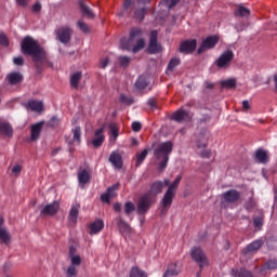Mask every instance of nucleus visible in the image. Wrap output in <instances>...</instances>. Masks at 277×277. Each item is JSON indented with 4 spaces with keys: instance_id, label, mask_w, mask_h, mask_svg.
<instances>
[{
    "instance_id": "1",
    "label": "nucleus",
    "mask_w": 277,
    "mask_h": 277,
    "mask_svg": "<svg viewBox=\"0 0 277 277\" xmlns=\"http://www.w3.org/2000/svg\"><path fill=\"white\" fill-rule=\"evenodd\" d=\"M22 53L26 56H31L32 62L35 63L36 72H42V63L47 61L45 50L30 36L24 37L21 42Z\"/></svg>"
},
{
    "instance_id": "2",
    "label": "nucleus",
    "mask_w": 277,
    "mask_h": 277,
    "mask_svg": "<svg viewBox=\"0 0 277 277\" xmlns=\"http://www.w3.org/2000/svg\"><path fill=\"white\" fill-rule=\"evenodd\" d=\"M172 150L173 143L171 141L162 142L154 149V155L158 161V170L160 172L166 170Z\"/></svg>"
},
{
    "instance_id": "3",
    "label": "nucleus",
    "mask_w": 277,
    "mask_h": 277,
    "mask_svg": "<svg viewBox=\"0 0 277 277\" xmlns=\"http://www.w3.org/2000/svg\"><path fill=\"white\" fill-rule=\"evenodd\" d=\"M182 181V175H177L172 184H170L168 190L164 193L163 198L160 201L161 205V214L167 213V211L172 206V202L176 196V190Z\"/></svg>"
},
{
    "instance_id": "4",
    "label": "nucleus",
    "mask_w": 277,
    "mask_h": 277,
    "mask_svg": "<svg viewBox=\"0 0 277 277\" xmlns=\"http://www.w3.org/2000/svg\"><path fill=\"white\" fill-rule=\"evenodd\" d=\"M153 203H154V199L150 193H145V195H142V197H140L137 202V214L145 215L149 211Z\"/></svg>"
},
{
    "instance_id": "5",
    "label": "nucleus",
    "mask_w": 277,
    "mask_h": 277,
    "mask_svg": "<svg viewBox=\"0 0 277 277\" xmlns=\"http://www.w3.org/2000/svg\"><path fill=\"white\" fill-rule=\"evenodd\" d=\"M56 39L64 45L68 44L71 39L72 29L69 26H63L55 30Z\"/></svg>"
},
{
    "instance_id": "6",
    "label": "nucleus",
    "mask_w": 277,
    "mask_h": 277,
    "mask_svg": "<svg viewBox=\"0 0 277 277\" xmlns=\"http://www.w3.org/2000/svg\"><path fill=\"white\" fill-rule=\"evenodd\" d=\"M192 259L199 264V267L201 269L209 265V262L205 252L199 247H195L192 250Z\"/></svg>"
},
{
    "instance_id": "7",
    "label": "nucleus",
    "mask_w": 277,
    "mask_h": 277,
    "mask_svg": "<svg viewBox=\"0 0 277 277\" xmlns=\"http://www.w3.org/2000/svg\"><path fill=\"white\" fill-rule=\"evenodd\" d=\"M234 60V52L232 50H227L221 54V56L216 60L215 65L219 69L227 68V66Z\"/></svg>"
},
{
    "instance_id": "8",
    "label": "nucleus",
    "mask_w": 277,
    "mask_h": 277,
    "mask_svg": "<svg viewBox=\"0 0 277 277\" xmlns=\"http://www.w3.org/2000/svg\"><path fill=\"white\" fill-rule=\"evenodd\" d=\"M147 51L149 54H157L162 51L161 44L158 43V31L157 30H153L150 32V39H149V44H148Z\"/></svg>"
},
{
    "instance_id": "9",
    "label": "nucleus",
    "mask_w": 277,
    "mask_h": 277,
    "mask_svg": "<svg viewBox=\"0 0 277 277\" xmlns=\"http://www.w3.org/2000/svg\"><path fill=\"white\" fill-rule=\"evenodd\" d=\"M241 194L239 190H236L235 188H232L230 190H226V193H223L222 199L223 202L227 205H235L240 199Z\"/></svg>"
},
{
    "instance_id": "10",
    "label": "nucleus",
    "mask_w": 277,
    "mask_h": 277,
    "mask_svg": "<svg viewBox=\"0 0 277 277\" xmlns=\"http://www.w3.org/2000/svg\"><path fill=\"white\" fill-rule=\"evenodd\" d=\"M217 42H219V37L217 36H209V37H207L202 41V44L199 47L198 54L200 55L203 52H206L207 50H212L213 48H215Z\"/></svg>"
},
{
    "instance_id": "11",
    "label": "nucleus",
    "mask_w": 277,
    "mask_h": 277,
    "mask_svg": "<svg viewBox=\"0 0 277 277\" xmlns=\"http://www.w3.org/2000/svg\"><path fill=\"white\" fill-rule=\"evenodd\" d=\"M60 211V201H53L42 208L40 214L43 216H54Z\"/></svg>"
},
{
    "instance_id": "12",
    "label": "nucleus",
    "mask_w": 277,
    "mask_h": 277,
    "mask_svg": "<svg viewBox=\"0 0 277 277\" xmlns=\"http://www.w3.org/2000/svg\"><path fill=\"white\" fill-rule=\"evenodd\" d=\"M197 48V40H185L180 45V52L183 54H192Z\"/></svg>"
},
{
    "instance_id": "13",
    "label": "nucleus",
    "mask_w": 277,
    "mask_h": 277,
    "mask_svg": "<svg viewBox=\"0 0 277 277\" xmlns=\"http://www.w3.org/2000/svg\"><path fill=\"white\" fill-rule=\"evenodd\" d=\"M108 161L113 164V167L117 170H121L123 167L122 156L118 150H113L108 158Z\"/></svg>"
},
{
    "instance_id": "14",
    "label": "nucleus",
    "mask_w": 277,
    "mask_h": 277,
    "mask_svg": "<svg viewBox=\"0 0 277 277\" xmlns=\"http://www.w3.org/2000/svg\"><path fill=\"white\" fill-rule=\"evenodd\" d=\"M171 119L175 122L182 123L190 119L188 110L177 109L172 114Z\"/></svg>"
},
{
    "instance_id": "15",
    "label": "nucleus",
    "mask_w": 277,
    "mask_h": 277,
    "mask_svg": "<svg viewBox=\"0 0 277 277\" xmlns=\"http://www.w3.org/2000/svg\"><path fill=\"white\" fill-rule=\"evenodd\" d=\"M94 136L95 137L92 140V145L94 148H100L105 141L104 127L96 129L94 132Z\"/></svg>"
},
{
    "instance_id": "16",
    "label": "nucleus",
    "mask_w": 277,
    "mask_h": 277,
    "mask_svg": "<svg viewBox=\"0 0 277 277\" xmlns=\"http://www.w3.org/2000/svg\"><path fill=\"white\" fill-rule=\"evenodd\" d=\"M78 5L83 17H87L88 19L95 18V14L93 13V10L84 2V0H79Z\"/></svg>"
},
{
    "instance_id": "17",
    "label": "nucleus",
    "mask_w": 277,
    "mask_h": 277,
    "mask_svg": "<svg viewBox=\"0 0 277 277\" xmlns=\"http://www.w3.org/2000/svg\"><path fill=\"white\" fill-rule=\"evenodd\" d=\"M43 124H44V121H39V122H36V123L31 124L30 140L32 142L38 141V138H39V136L41 134Z\"/></svg>"
},
{
    "instance_id": "18",
    "label": "nucleus",
    "mask_w": 277,
    "mask_h": 277,
    "mask_svg": "<svg viewBox=\"0 0 277 277\" xmlns=\"http://www.w3.org/2000/svg\"><path fill=\"white\" fill-rule=\"evenodd\" d=\"M119 186H120L119 182H117V184H114L113 186H109L107 188V193H104L103 195H101V200L103 202L109 203L110 199L115 197V192L119 189Z\"/></svg>"
},
{
    "instance_id": "19",
    "label": "nucleus",
    "mask_w": 277,
    "mask_h": 277,
    "mask_svg": "<svg viewBox=\"0 0 277 277\" xmlns=\"http://www.w3.org/2000/svg\"><path fill=\"white\" fill-rule=\"evenodd\" d=\"M104 228V222L102 219H95L90 225V235H97Z\"/></svg>"
},
{
    "instance_id": "20",
    "label": "nucleus",
    "mask_w": 277,
    "mask_h": 277,
    "mask_svg": "<svg viewBox=\"0 0 277 277\" xmlns=\"http://www.w3.org/2000/svg\"><path fill=\"white\" fill-rule=\"evenodd\" d=\"M12 236L6 227H0V243L9 246L11 243Z\"/></svg>"
},
{
    "instance_id": "21",
    "label": "nucleus",
    "mask_w": 277,
    "mask_h": 277,
    "mask_svg": "<svg viewBox=\"0 0 277 277\" xmlns=\"http://www.w3.org/2000/svg\"><path fill=\"white\" fill-rule=\"evenodd\" d=\"M147 14V8H134L133 9V18L142 23Z\"/></svg>"
},
{
    "instance_id": "22",
    "label": "nucleus",
    "mask_w": 277,
    "mask_h": 277,
    "mask_svg": "<svg viewBox=\"0 0 277 277\" xmlns=\"http://www.w3.org/2000/svg\"><path fill=\"white\" fill-rule=\"evenodd\" d=\"M79 210H80V203L76 201V203H72L70 210H69V215L68 219L70 222L76 223L78 215H79Z\"/></svg>"
},
{
    "instance_id": "23",
    "label": "nucleus",
    "mask_w": 277,
    "mask_h": 277,
    "mask_svg": "<svg viewBox=\"0 0 277 277\" xmlns=\"http://www.w3.org/2000/svg\"><path fill=\"white\" fill-rule=\"evenodd\" d=\"M8 80L10 85L19 84L23 80V75L17 71L11 72L8 75Z\"/></svg>"
},
{
    "instance_id": "24",
    "label": "nucleus",
    "mask_w": 277,
    "mask_h": 277,
    "mask_svg": "<svg viewBox=\"0 0 277 277\" xmlns=\"http://www.w3.org/2000/svg\"><path fill=\"white\" fill-rule=\"evenodd\" d=\"M263 246V240H254L252 243H250L246 249L245 253H254L258 252L261 247Z\"/></svg>"
},
{
    "instance_id": "25",
    "label": "nucleus",
    "mask_w": 277,
    "mask_h": 277,
    "mask_svg": "<svg viewBox=\"0 0 277 277\" xmlns=\"http://www.w3.org/2000/svg\"><path fill=\"white\" fill-rule=\"evenodd\" d=\"M91 180L90 173H88L87 169H82L78 173V181L81 186L87 185Z\"/></svg>"
},
{
    "instance_id": "26",
    "label": "nucleus",
    "mask_w": 277,
    "mask_h": 277,
    "mask_svg": "<svg viewBox=\"0 0 277 277\" xmlns=\"http://www.w3.org/2000/svg\"><path fill=\"white\" fill-rule=\"evenodd\" d=\"M117 224H118V227H119V230L121 234H130L131 233V227H130L129 223H126V221H123V219H121V216H118Z\"/></svg>"
},
{
    "instance_id": "27",
    "label": "nucleus",
    "mask_w": 277,
    "mask_h": 277,
    "mask_svg": "<svg viewBox=\"0 0 277 277\" xmlns=\"http://www.w3.org/2000/svg\"><path fill=\"white\" fill-rule=\"evenodd\" d=\"M255 157H256V160L262 164H266L269 161L267 151L264 149H258Z\"/></svg>"
},
{
    "instance_id": "28",
    "label": "nucleus",
    "mask_w": 277,
    "mask_h": 277,
    "mask_svg": "<svg viewBox=\"0 0 277 277\" xmlns=\"http://www.w3.org/2000/svg\"><path fill=\"white\" fill-rule=\"evenodd\" d=\"M163 187H164L163 182L161 181L154 182L150 186V194L157 196L162 193Z\"/></svg>"
},
{
    "instance_id": "29",
    "label": "nucleus",
    "mask_w": 277,
    "mask_h": 277,
    "mask_svg": "<svg viewBox=\"0 0 277 277\" xmlns=\"http://www.w3.org/2000/svg\"><path fill=\"white\" fill-rule=\"evenodd\" d=\"M82 79V72L81 71H76L71 75L70 77V85L71 88H74L75 90L78 89L79 87V82Z\"/></svg>"
},
{
    "instance_id": "30",
    "label": "nucleus",
    "mask_w": 277,
    "mask_h": 277,
    "mask_svg": "<svg viewBox=\"0 0 277 277\" xmlns=\"http://www.w3.org/2000/svg\"><path fill=\"white\" fill-rule=\"evenodd\" d=\"M28 108L31 111L41 113L43 110V104L40 101L31 100L28 102Z\"/></svg>"
},
{
    "instance_id": "31",
    "label": "nucleus",
    "mask_w": 277,
    "mask_h": 277,
    "mask_svg": "<svg viewBox=\"0 0 277 277\" xmlns=\"http://www.w3.org/2000/svg\"><path fill=\"white\" fill-rule=\"evenodd\" d=\"M250 14H251V11L242 4H239L238 10L235 11L236 17H248L250 16Z\"/></svg>"
},
{
    "instance_id": "32",
    "label": "nucleus",
    "mask_w": 277,
    "mask_h": 277,
    "mask_svg": "<svg viewBox=\"0 0 277 277\" xmlns=\"http://www.w3.org/2000/svg\"><path fill=\"white\" fill-rule=\"evenodd\" d=\"M181 272L180 267H177L176 264H170L168 266L167 272L164 273L163 277H171V276H176Z\"/></svg>"
},
{
    "instance_id": "33",
    "label": "nucleus",
    "mask_w": 277,
    "mask_h": 277,
    "mask_svg": "<svg viewBox=\"0 0 277 277\" xmlns=\"http://www.w3.org/2000/svg\"><path fill=\"white\" fill-rule=\"evenodd\" d=\"M120 47L124 51H131L134 48V40L129 37V39H121Z\"/></svg>"
},
{
    "instance_id": "34",
    "label": "nucleus",
    "mask_w": 277,
    "mask_h": 277,
    "mask_svg": "<svg viewBox=\"0 0 277 277\" xmlns=\"http://www.w3.org/2000/svg\"><path fill=\"white\" fill-rule=\"evenodd\" d=\"M148 87V82L145 76H140L136 80L135 88L138 91H143Z\"/></svg>"
},
{
    "instance_id": "35",
    "label": "nucleus",
    "mask_w": 277,
    "mask_h": 277,
    "mask_svg": "<svg viewBox=\"0 0 277 277\" xmlns=\"http://www.w3.org/2000/svg\"><path fill=\"white\" fill-rule=\"evenodd\" d=\"M233 276L234 277H254L252 272L247 271L246 268L234 269Z\"/></svg>"
},
{
    "instance_id": "36",
    "label": "nucleus",
    "mask_w": 277,
    "mask_h": 277,
    "mask_svg": "<svg viewBox=\"0 0 277 277\" xmlns=\"http://www.w3.org/2000/svg\"><path fill=\"white\" fill-rule=\"evenodd\" d=\"M237 80L235 78L226 79L221 82L223 89H236Z\"/></svg>"
},
{
    "instance_id": "37",
    "label": "nucleus",
    "mask_w": 277,
    "mask_h": 277,
    "mask_svg": "<svg viewBox=\"0 0 277 277\" xmlns=\"http://www.w3.org/2000/svg\"><path fill=\"white\" fill-rule=\"evenodd\" d=\"M148 155L147 148L143 149L142 153L136 154V168H140Z\"/></svg>"
},
{
    "instance_id": "38",
    "label": "nucleus",
    "mask_w": 277,
    "mask_h": 277,
    "mask_svg": "<svg viewBox=\"0 0 277 277\" xmlns=\"http://www.w3.org/2000/svg\"><path fill=\"white\" fill-rule=\"evenodd\" d=\"M208 142V134L201 133L199 135V138L197 140V147L198 148H206Z\"/></svg>"
},
{
    "instance_id": "39",
    "label": "nucleus",
    "mask_w": 277,
    "mask_h": 277,
    "mask_svg": "<svg viewBox=\"0 0 277 277\" xmlns=\"http://www.w3.org/2000/svg\"><path fill=\"white\" fill-rule=\"evenodd\" d=\"M130 277H147V274L144 271H141L137 266H134L130 272Z\"/></svg>"
},
{
    "instance_id": "40",
    "label": "nucleus",
    "mask_w": 277,
    "mask_h": 277,
    "mask_svg": "<svg viewBox=\"0 0 277 277\" xmlns=\"http://www.w3.org/2000/svg\"><path fill=\"white\" fill-rule=\"evenodd\" d=\"M72 134H74L72 141L80 144L81 143V128L79 126H77L72 129Z\"/></svg>"
},
{
    "instance_id": "41",
    "label": "nucleus",
    "mask_w": 277,
    "mask_h": 277,
    "mask_svg": "<svg viewBox=\"0 0 277 277\" xmlns=\"http://www.w3.org/2000/svg\"><path fill=\"white\" fill-rule=\"evenodd\" d=\"M181 64V60L177 57L171 58V61L168 64L167 70L173 71L179 65Z\"/></svg>"
},
{
    "instance_id": "42",
    "label": "nucleus",
    "mask_w": 277,
    "mask_h": 277,
    "mask_svg": "<svg viewBox=\"0 0 277 277\" xmlns=\"http://www.w3.org/2000/svg\"><path fill=\"white\" fill-rule=\"evenodd\" d=\"M145 47V40L143 38H140L137 41H136V44L133 45L132 48V52L134 54H136L137 52H140L141 50H143Z\"/></svg>"
},
{
    "instance_id": "43",
    "label": "nucleus",
    "mask_w": 277,
    "mask_h": 277,
    "mask_svg": "<svg viewBox=\"0 0 277 277\" xmlns=\"http://www.w3.org/2000/svg\"><path fill=\"white\" fill-rule=\"evenodd\" d=\"M77 26L80 29L81 32L83 34H90V27L88 26L87 23H84L83 19H78Z\"/></svg>"
},
{
    "instance_id": "44",
    "label": "nucleus",
    "mask_w": 277,
    "mask_h": 277,
    "mask_svg": "<svg viewBox=\"0 0 277 277\" xmlns=\"http://www.w3.org/2000/svg\"><path fill=\"white\" fill-rule=\"evenodd\" d=\"M119 102L121 104L130 106L133 104L134 101H133L132 96H127L126 94H120Z\"/></svg>"
},
{
    "instance_id": "45",
    "label": "nucleus",
    "mask_w": 277,
    "mask_h": 277,
    "mask_svg": "<svg viewBox=\"0 0 277 277\" xmlns=\"http://www.w3.org/2000/svg\"><path fill=\"white\" fill-rule=\"evenodd\" d=\"M135 211V206L132 201H126L124 203V212L127 215H130L132 212Z\"/></svg>"
},
{
    "instance_id": "46",
    "label": "nucleus",
    "mask_w": 277,
    "mask_h": 277,
    "mask_svg": "<svg viewBox=\"0 0 277 277\" xmlns=\"http://www.w3.org/2000/svg\"><path fill=\"white\" fill-rule=\"evenodd\" d=\"M109 131L111 135L114 136V140L116 141L119 136V128L116 123H110L109 124Z\"/></svg>"
},
{
    "instance_id": "47",
    "label": "nucleus",
    "mask_w": 277,
    "mask_h": 277,
    "mask_svg": "<svg viewBox=\"0 0 277 277\" xmlns=\"http://www.w3.org/2000/svg\"><path fill=\"white\" fill-rule=\"evenodd\" d=\"M142 36V29L132 28L130 31V37L133 41Z\"/></svg>"
},
{
    "instance_id": "48",
    "label": "nucleus",
    "mask_w": 277,
    "mask_h": 277,
    "mask_svg": "<svg viewBox=\"0 0 277 277\" xmlns=\"http://www.w3.org/2000/svg\"><path fill=\"white\" fill-rule=\"evenodd\" d=\"M131 63V57L121 55L119 56V64L121 67H128Z\"/></svg>"
},
{
    "instance_id": "49",
    "label": "nucleus",
    "mask_w": 277,
    "mask_h": 277,
    "mask_svg": "<svg viewBox=\"0 0 277 277\" xmlns=\"http://www.w3.org/2000/svg\"><path fill=\"white\" fill-rule=\"evenodd\" d=\"M180 0H162L160 4H164L168 6L169 11H171Z\"/></svg>"
},
{
    "instance_id": "50",
    "label": "nucleus",
    "mask_w": 277,
    "mask_h": 277,
    "mask_svg": "<svg viewBox=\"0 0 277 277\" xmlns=\"http://www.w3.org/2000/svg\"><path fill=\"white\" fill-rule=\"evenodd\" d=\"M60 122H61V119L58 117L52 116L48 121V126L50 128H55V127H58Z\"/></svg>"
},
{
    "instance_id": "51",
    "label": "nucleus",
    "mask_w": 277,
    "mask_h": 277,
    "mask_svg": "<svg viewBox=\"0 0 277 277\" xmlns=\"http://www.w3.org/2000/svg\"><path fill=\"white\" fill-rule=\"evenodd\" d=\"M0 45L8 48L10 45L9 38L4 32H0Z\"/></svg>"
},
{
    "instance_id": "52",
    "label": "nucleus",
    "mask_w": 277,
    "mask_h": 277,
    "mask_svg": "<svg viewBox=\"0 0 277 277\" xmlns=\"http://www.w3.org/2000/svg\"><path fill=\"white\" fill-rule=\"evenodd\" d=\"M66 275H67V277H76L78 275V271L74 265H70L67 268Z\"/></svg>"
},
{
    "instance_id": "53",
    "label": "nucleus",
    "mask_w": 277,
    "mask_h": 277,
    "mask_svg": "<svg viewBox=\"0 0 277 277\" xmlns=\"http://www.w3.org/2000/svg\"><path fill=\"white\" fill-rule=\"evenodd\" d=\"M71 261V265L70 266H80L81 265V258L79 255H75L69 258Z\"/></svg>"
},
{
    "instance_id": "54",
    "label": "nucleus",
    "mask_w": 277,
    "mask_h": 277,
    "mask_svg": "<svg viewBox=\"0 0 277 277\" xmlns=\"http://www.w3.org/2000/svg\"><path fill=\"white\" fill-rule=\"evenodd\" d=\"M266 269H276L277 268V260H271L265 264Z\"/></svg>"
},
{
    "instance_id": "55",
    "label": "nucleus",
    "mask_w": 277,
    "mask_h": 277,
    "mask_svg": "<svg viewBox=\"0 0 277 277\" xmlns=\"http://www.w3.org/2000/svg\"><path fill=\"white\" fill-rule=\"evenodd\" d=\"M142 129V123L140 121H133L132 122V131L133 132H140Z\"/></svg>"
},
{
    "instance_id": "56",
    "label": "nucleus",
    "mask_w": 277,
    "mask_h": 277,
    "mask_svg": "<svg viewBox=\"0 0 277 277\" xmlns=\"http://www.w3.org/2000/svg\"><path fill=\"white\" fill-rule=\"evenodd\" d=\"M42 9V5L39 1H37L34 5H32V13L35 14H39L40 11Z\"/></svg>"
},
{
    "instance_id": "57",
    "label": "nucleus",
    "mask_w": 277,
    "mask_h": 277,
    "mask_svg": "<svg viewBox=\"0 0 277 277\" xmlns=\"http://www.w3.org/2000/svg\"><path fill=\"white\" fill-rule=\"evenodd\" d=\"M254 226L260 228L263 226V219L262 216H254Z\"/></svg>"
},
{
    "instance_id": "58",
    "label": "nucleus",
    "mask_w": 277,
    "mask_h": 277,
    "mask_svg": "<svg viewBox=\"0 0 277 277\" xmlns=\"http://www.w3.org/2000/svg\"><path fill=\"white\" fill-rule=\"evenodd\" d=\"M255 207V201L254 199H252V197L247 201V203L245 205V208L247 210H251Z\"/></svg>"
},
{
    "instance_id": "59",
    "label": "nucleus",
    "mask_w": 277,
    "mask_h": 277,
    "mask_svg": "<svg viewBox=\"0 0 277 277\" xmlns=\"http://www.w3.org/2000/svg\"><path fill=\"white\" fill-rule=\"evenodd\" d=\"M148 106L151 108V109H157L158 106H157V102L155 100V97H150L147 102Z\"/></svg>"
},
{
    "instance_id": "60",
    "label": "nucleus",
    "mask_w": 277,
    "mask_h": 277,
    "mask_svg": "<svg viewBox=\"0 0 277 277\" xmlns=\"http://www.w3.org/2000/svg\"><path fill=\"white\" fill-rule=\"evenodd\" d=\"M13 63L16 66H23L24 65V58L22 56L14 57Z\"/></svg>"
},
{
    "instance_id": "61",
    "label": "nucleus",
    "mask_w": 277,
    "mask_h": 277,
    "mask_svg": "<svg viewBox=\"0 0 277 277\" xmlns=\"http://www.w3.org/2000/svg\"><path fill=\"white\" fill-rule=\"evenodd\" d=\"M109 58L108 56L102 57L101 58V68L105 69L108 66Z\"/></svg>"
},
{
    "instance_id": "62",
    "label": "nucleus",
    "mask_w": 277,
    "mask_h": 277,
    "mask_svg": "<svg viewBox=\"0 0 277 277\" xmlns=\"http://www.w3.org/2000/svg\"><path fill=\"white\" fill-rule=\"evenodd\" d=\"M22 171V166L21 164H15L13 168H12V174L14 175H18Z\"/></svg>"
},
{
    "instance_id": "63",
    "label": "nucleus",
    "mask_w": 277,
    "mask_h": 277,
    "mask_svg": "<svg viewBox=\"0 0 277 277\" xmlns=\"http://www.w3.org/2000/svg\"><path fill=\"white\" fill-rule=\"evenodd\" d=\"M76 253H77L76 247H75V246H70V247H69V251H68V256H69V259H70V258H74V256H77Z\"/></svg>"
},
{
    "instance_id": "64",
    "label": "nucleus",
    "mask_w": 277,
    "mask_h": 277,
    "mask_svg": "<svg viewBox=\"0 0 277 277\" xmlns=\"http://www.w3.org/2000/svg\"><path fill=\"white\" fill-rule=\"evenodd\" d=\"M215 87L214 82L210 81V80H206L205 81V88L206 90H213Z\"/></svg>"
}]
</instances>
